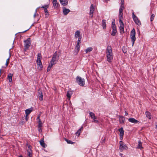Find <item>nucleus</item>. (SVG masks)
Here are the masks:
<instances>
[{
	"instance_id": "8",
	"label": "nucleus",
	"mask_w": 157,
	"mask_h": 157,
	"mask_svg": "<svg viewBox=\"0 0 157 157\" xmlns=\"http://www.w3.org/2000/svg\"><path fill=\"white\" fill-rule=\"evenodd\" d=\"M94 11V6L91 4L90 8V17L92 18L93 17V14Z\"/></svg>"
},
{
	"instance_id": "17",
	"label": "nucleus",
	"mask_w": 157,
	"mask_h": 157,
	"mask_svg": "<svg viewBox=\"0 0 157 157\" xmlns=\"http://www.w3.org/2000/svg\"><path fill=\"white\" fill-rule=\"evenodd\" d=\"M80 48V45H76L75 48V52L76 53V55L79 51Z\"/></svg>"
},
{
	"instance_id": "52",
	"label": "nucleus",
	"mask_w": 157,
	"mask_h": 157,
	"mask_svg": "<svg viewBox=\"0 0 157 157\" xmlns=\"http://www.w3.org/2000/svg\"><path fill=\"white\" fill-rule=\"evenodd\" d=\"M32 25H32L31 26V27H30V28L29 29H27V30H26L25 31H24V32H22L21 33H24V32H26V31H27V30H29V29H30V28L31 27V26H32Z\"/></svg>"
},
{
	"instance_id": "13",
	"label": "nucleus",
	"mask_w": 157,
	"mask_h": 157,
	"mask_svg": "<svg viewBox=\"0 0 157 157\" xmlns=\"http://www.w3.org/2000/svg\"><path fill=\"white\" fill-rule=\"evenodd\" d=\"M29 149L27 150V157H32V151L30 146L29 147Z\"/></svg>"
},
{
	"instance_id": "10",
	"label": "nucleus",
	"mask_w": 157,
	"mask_h": 157,
	"mask_svg": "<svg viewBox=\"0 0 157 157\" xmlns=\"http://www.w3.org/2000/svg\"><path fill=\"white\" fill-rule=\"evenodd\" d=\"M128 121L129 122L135 124H139L140 123V122L139 121L136 120L133 118H129Z\"/></svg>"
},
{
	"instance_id": "31",
	"label": "nucleus",
	"mask_w": 157,
	"mask_h": 157,
	"mask_svg": "<svg viewBox=\"0 0 157 157\" xmlns=\"http://www.w3.org/2000/svg\"><path fill=\"white\" fill-rule=\"evenodd\" d=\"M93 49V48L92 47L88 48L85 50V52H86V53H87L92 51Z\"/></svg>"
},
{
	"instance_id": "43",
	"label": "nucleus",
	"mask_w": 157,
	"mask_h": 157,
	"mask_svg": "<svg viewBox=\"0 0 157 157\" xmlns=\"http://www.w3.org/2000/svg\"><path fill=\"white\" fill-rule=\"evenodd\" d=\"M80 44H81V41L79 40H78L77 41V45H80Z\"/></svg>"
},
{
	"instance_id": "48",
	"label": "nucleus",
	"mask_w": 157,
	"mask_h": 157,
	"mask_svg": "<svg viewBox=\"0 0 157 157\" xmlns=\"http://www.w3.org/2000/svg\"><path fill=\"white\" fill-rule=\"evenodd\" d=\"M119 15L120 16V17H121V18L122 17V15H123V13L122 12H119Z\"/></svg>"
},
{
	"instance_id": "35",
	"label": "nucleus",
	"mask_w": 157,
	"mask_h": 157,
	"mask_svg": "<svg viewBox=\"0 0 157 157\" xmlns=\"http://www.w3.org/2000/svg\"><path fill=\"white\" fill-rule=\"evenodd\" d=\"M65 141L67 142V143L69 144H73L74 143V142L72 141L71 140H68L66 139H65Z\"/></svg>"
},
{
	"instance_id": "41",
	"label": "nucleus",
	"mask_w": 157,
	"mask_h": 157,
	"mask_svg": "<svg viewBox=\"0 0 157 157\" xmlns=\"http://www.w3.org/2000/svg\"><path fill=\"white\" fill-rule=\"evenodd\" d=\"M96 118L93 119L94 120L93 121L96 123H98L99 122V121L98 120H96Z\"/></svg>"
},
{
	"instance_id": "39",
	"label": "nucleus",
	"mask_w": 157,
	"mask_h": 157,
	"mask_svg": "<svg viewBox=\"0 0 157 157\" xmlns=\"http://www.w3.org/2000/svg\"><path fill=\"white\" fill-rule=\"evenodd\" d=\"M37 10L36 9V10H35V13L33 15V17H34V18H35L36 17V16H38V14H36L37 13Z\"/></svg>"
},
{
	"instance_id": "62",
	"label": "nucleus",
	"mask_w": 157,
	"mask_h": 157,
	"mask_svg": "<svg viewBox=\"0 0 157 157\" xmlns=\"http://www.w3.org/2000/svg\"><path fill=\"white\" fill-rule=\"evenodd\" d=\"M122 155V154H121H121H120V155Z\"/></svg>"
},
{
	"instance_id": "25",
	"label": "nucleus",
	"mask_w": 157,
	"mask_h": 157,
	"mask_svg": "<svg viewBox=\"0 0 157 157\" xmlns=\"http://www.w3.org/2000/svg\"><path fill=\"white\" fill-rule=\"evenodd\" d=\"M80 32L79 30L76 31L75 33V38L81 36L80 34Z\"/></svg>"
},
{
	"instance_id": "53",
	"label": "nucleus",
	"mask_w": 157,
	"mask_h": 157,
	"mask_svg": "<svg viewBox=\"0 0 157 157\" xmlns=\"http://www.w3.org/2000/svg\"><path fill=\"white\" fill-rule=\"evenodd\" d=\"M121 0V3H124V0Z\"/></svg>"
},
{
	"instance_id": "54",
	"label": "nucleus",
	"mask_w": 157,
	"mask_h": 157,
	"mask_svg": "<svg viewBox=\"0 0 157 157\" xmlns=\"http://www.w3.org/2000/svg\"><path fill=\"white\" fill-rule=\"evenodd\" d=\"M9 63V62H6V67L8 65Z\"/></svg>"
},
{
	"instance_id": "26",
	"label": "nucleus",
	"mask_w": 157,
	"mask_h": 157,
	"mask_svg": "<svg viewBox=\"0 0 157 157\" xmlns=\"http://www.w3.org/2000/svg\"><path fill=\"white\" fill-rule=\"evenodd\" d=\"M40 143L41 146L45 148L47 146V145L44 143L43 139L40 140Z\"/></svg>"
},
{
	"instance_id": "22",
	"label": "nucleus",
	"mask_w": 157,
	"mask_h": 157,
	"mask_svg": "<svg viewBox=\"0 0 157 157\" xmlns=\"http://www.w3.org/2000/svg\"><path fill=\"white\" fill-rule=\"evenodd\" d=\"M32 111V108H31L30 109H28L25 110V115L26 116H28Z\"/></svg>"
},
{
	"instance_id": "24",
	"label": "nucleus",
	"mask_w": 157,
	"mask_h": 157,
	"mask_svg": "<svg viewBox=\"0 0 157 157\" xmlns=\"http://www.w3.org/2000/svg\"><path fill=\"white\" fill-rule=\"evenodd\" d=\"M13 76V74L11 73H9L7 76V78L9 80V81L10 82H12V78Z\"/></svg>"
},
{
	"instance_id": "28",
	"label": "nucleus",
	"mask_w": 157,
	"mask_h": 157,
	"mask_svg": "<svg viewBox=\"0 0 157 157\" xmlns=\"http://www.w3.org/2000/svg\"><path fill=\"white\" fill-rule=\"evenodd\" d=\"M102 26L103 27V28L105 29L106 28V21L105 20H102Z\"/></svg>"
},
{
	"instance_id": "15",
	"label": "nucleus",
	"mask_w": 157,
	"mask_h": 157,
	"mask_svg": "<svg viewBox=\"0 0 157 157\" xmlns=\"http://www.w3.org/2000/svg\"><path fill=\"white\" fill-rule=\"evenodd\" d=\"M72 94L73 92L71 90H69L67 91V97L68 100L70 99Z\"/></svg>"
},
{
	"instance_id": "50",
	"label": "nucleus",
	"mask_w": 157,
	"mask_h": 157,
	"mask_svg": "<svg viewBox=\"0 0 157 157\" xmlns=\"http://www.w3.org/2000/svg\"><path fill=\"white\" fill-rule=\"evenodd\" d=\"M28 116H26V115H25V120L26 121H27L28 120V119H29V117H28Z\"/></svg>"
},
{
	"instance_id": "40",
	"label": "nucleus",
	"mask_w": 157,
	"mask_h": 157,
	"mask_svg": "<svg viewBox=\"0 0 157 157\" xmlns=\"http://www.w3.org/2000/svg\"><path fill=\"white\" fill-rule=\"evenodd\" d=\"M45 17H48L49 14L48 11L45 13Z\"/></svg>"
},
{
	"instance_id": "3",
	"label": "nucleus",
	"mask_w": 157,
	"mask_h": 157,
	"mask_svg": "<svg viewBox=\"0 0 157 157\" xmlns=\"http://www.w3.org/2000/svg\"><path fill=\"white\" fill-rule=\"evenodd\" d=\"M59 59V56L57 54V52H56L53 55V56L50 62L51 63L56 64L58 60Z\"/></svg>"
},
{
	"instance_id": "49",
	"label": "nucleus",
	"mask_w": 157,
	"mask_h": 157,
	"mask_svg": "<svg viewBox=\"0 0 157 157\" xmlns=\"http://www.w3.org/2000/svg\"><path fill=\"white\" fill-rule=\"evenodd\" d=\"M40 115H38L36 118V120H38V121H39V120H40Z\"/></svg>"
},
{
	"instance_id": "47",
	"label": "nucleus",
	"mask_w": 157,
	"mask_h": 157,
	"mask_svg": "<svg viewBox=\"0 0 157 157\" xmlns=\"http://www.w3.org/2000/svg\"><path fill=\"white\" fill-rule=\"evenodd\" d=\"M38 131L40 132H42V129L41 128V127H38Z\"/></svg>"
},
{
	"instance_id": "2",
	"label": "nucleus",
	"mask_w": 157,
	"mask_h": 157,
	"mask_svg": "<svg viewBox=\"0 0 157 157\" xmlns=\"http://www.w3.org/2000/svg\"><path fill=\"white\" fill-rule=\"evenodd\" d=\"M76 82L81 86H83L85 85V79L79 76H77L76 78Z\"/></svg>"
},
{
	"instance_id": "34",
	"label": "nucleus",
	"mask_w": 157,
	"mask_h": 157,
	"mask_svg": "<svg viewBox=\"0 0 157 157\" xmlns=\"http://www.w3.org/2000/svg\"><path fill=\"white\" fill-rule=\"evenodd\" d=\"M40 95L39 96V99L40 101H42L43 100V95L41 91L39 92Z\"/></svg>"
},
{
	"instance_id": "1",
	"label": "nucleus",
	"mask_w": 157,
	"mask_h": 157,
	"mask_svg": "<svg viewBox=\"0 0 157 157\" xmlns=\"http://www.w3.org/2000/svg\"><path fill=\"white\" fill-rule=\"evenodd\" d=\"M107 61L109 63L112 62L113 59V53L111 46L108 45L106 49Z\"/></svg>"
},
{
	"instance_id": "12",
	"label": "nucleus",
	"mask_w": 157,
	"mask_h": 157,
	"mask_svg": "<svg viewBox=\"0 0 157 157\" xmlns=\"http://www.w3.org/2000/svg\"><path fill=\"white\" fill-rule=\"evenodd\" d=\"M41 56L40 53H38L37 54V59L36 61L37 64L41 63Z\"/></svg>"
},
{
	"instance_id": "11",
	"label": "nucleus",
	"mask_w": 157,
	"mask_h": 157,
	"mask_svg": "<svg viewBox=\"0 0 157 157\" xmlns=\"http://www.w3.org/2000/svg\"><path fill=\"white\" fill-rule=\"evenodd\" d=\"M119 131L120 132V139L121 140L123 139L124 134V131L122 128H121L119 129Z\"/></svg>"
},
{
	"instance_id": "29",
	"label": "nucleus",
	"mask_w": 157,
	"mask_h": 157,
	"mask_svg": "<svg viewBox=\"0 0 157 157\" xmlns=\"http://www.w3.org/2000/svg\"><path fill=\"white\" fill-rule=\"evenodd\" d=\"M89 113L90 116L91 117V118H96V117L94 114L93 113L91 112H90Z\"/></svg>"
},
{
	"instance_id": "23",
	"label": "nucleus",
	"mask_w": 157,
	"mask_h": 157,
	"mask_svg": "<svg viewBox=\"0 0 157 157\" xmlns=\"http://www.w3.org/2000/svg\"><path fill=\"white\" fill-rule=\"evenodd\" d=\"M83 127L82 126L76 132L75 134L77 136H79L80 135L81 131L83 130Z\"/></svg>"
},
{
	"instance_id": "51",
	"label": "nucleus",
	"mask_w": 157,
	"mask_h": 157,
	"mask_svg": "<svg viewBox=\"0 0 157 157\" xmlns=\"http://www.w3.org/2000/svg\"><path fill=\"white\" fill-rule=\"evenodd\" d=\"M78 40H79L80 41H81V40H82V36H79V37H78Z\"/></svg>"
},
{
	"instance_id": "55",
	"label": "nucleus",
	"mask_w": 157,
	"mask_h": 157,
	"mask_svg": "<svg viewBox=\"0 0 157 157\" xmlns=\"http://www.w3.org/2000/svg\"><path fill=\"white\" fill-rule=\"evenodd\" d=\"M112 30H117V28H116V27H115L114 28H112Z\"/></svg>"
},
{
	"instance_id": "21",
	"label": "nucleus",
	"mask_w": 157,
	"mask_h": 157,
	"mask_svg": "<svg viewBox=\"0 0 157 157\" xmlns=\"http://www.w3.org/2000/svg\"><path fill=\"white\" fill-rule=\"evenodd\" d=\"M130 38L132 43V46H133L136 39V36H130Z\"/></svg>"
},
{
	"instance_id": "16",
	"label": "nucleus",
	"mask_w": 157,
	"mask_h": 157,
	"mask_svg": "<svg viewBox=\"0 0 157 157\" xmlns=\"http://www.w3.org/2000/svg\"><path fill=\"white\" fill-rule=\"evenodd\" d=\"M119 120L120 123H124L125 121V119L123 116H120L119 117Z\"/></svg>"
},
{
	"instance_id": "60",
	"label": "nucleus",
	"mask_w": 157,
	"mask_h": 157,
	"mask_svg": "<svg viewBox=\"0 0 157 157\" xmlns=\"http://www.w3.org/2000/svg\"><path fill=\"white\" fill-rule=\"evenodd\" d=\"M24 123L23 121L22 122V124H24Z\"/></svg>"
},
{
	"instance_id": "19",
	"label": "nucleus",
	"mask_w": 157,
	"mask_h": 157,
	"mask_svg": "<svg viewBox=\"0 0 157 157\" xmlns=\"http://www.w3.org/2000/svg\"><path fill=\"white\" fill-rule=\"evenodd\" d=\"M54 64H54V63H52L50 62V63H49V65L47 67V72H48L50 70L51 68L53 66Z\"/></svg>"
},
{
	"instance_id": "45",
	"label": "nucleus",
	"mask_w": 157,
	"mask_h": 157,
	"mask_svg": "<svg viewBox=\"0 0 157 157\" xmlns=\"http://www.w3.org/2000/svg\"><path fill=\"white\" fill-rule=\"evenodd\" d=\"M116 27V26L115 25V23H114V24L112 25V29L113 28H114L115 27Z\"/></svg>"
},
{
	"instance_id": "57",
	"label": "nucleus",
	"mask_w": 157,
	"mask_h": 157,
	"mask_svg": "<svg viewBox=\"0 0 157 157\" xmlns=\"http://www.w3.org/2000/svg\"><path fill=\"white\" fill-rule=\"evenodd\" d=\"M105 140L104 139L102 140V143H105Z\"/></svg>"
},
{
	"instance_id": "46",
	"label": "nucleus",
	"mask_w": 157,
	"mask_h": 157,
	"mask_svg": "<svg viewBox=\"0 0 157 157\" xmlns=\"http://www.w3.org/2000/svg\"><path fill=\"white\" fill-rule=\"evenodd\" d=\"M10 56H11L10 53V56H9V58L7 59V60H6V62H8L9 63V60H10Z\"/></svg>"
},
{
	"instance_id": "38",
	"label": "nucleus",
	"mask_w": 157,
	"mask_h": 157,
	"mask_svg": "<svg viewBox=\"0 0 157 157\" xmlns=\"http://www.w3.org/2000/svg\"><path fill=\"white\" fill-rule=\"evenodd\" d=\"M154 17H155V15L153 14H152L151 15V17H150V21H153Z\"/></svg>"
},
{
	"instance_id": "33",
	"label": "nucleus",
	"mask_w": 157,
	"mask_h": 157,
	"mask_svg": "<svg viewBox=\"0 0 157 157\" xmlns=\"http://www.w3.org/2000/svg\"><path fill=\"white\" fill-rule=\"evenodd\" d=\"M48 7V5H44V6H42L41 7V8H44V10L45 13L48 12V11L47 10V8Z\"/></svg>"
},
{
	"instance_id": "18",
	"label": "nucleus",
	"mask_w": 157,
	"mask_h": 157,
	"mask_svg": "<svg viewBox=\"0 0 157 157\" xmlns=\"http://www.w3.org/2000/svg\"><path fill=\"white\" fill-rule=\"evenodd\" d=\"M60 3L63 6H66L68 4L67 0H59Z\"/></svg>"
},
{
	"instance_id": "36",
	"label": "nucleus",
	"mask_w": 157,
	"mask_h": 157,
	"mask_svg": "<svg viewBox=\"0 0 157 157\" xmlns=\"http://www.w3.org/2000/svg\"><path fill=\"white\" fill-rule=\"evenodd\" d=\"M38 127H41L42 126V123L41 121V120H39V121H38Z\"/></svg>"
},
{
	"instance_id": "32",
	"label": "nucleus",
	"mask_w": 157,
	"mask_h": 157,
	"mask_svg": "<svg viewBox=\"0 0 157 157\" xmlns=\"http://www.w3.org/2000/svg\"><path fill=\"white\" fill-rule=\"evenodd\" d=\"M136 36V31L134 29L131 30L130 33V36Z\"/></svg>"
},
{
	"instance_id": "27",
	"label": "nucleus",
	"mask_w": 157,
	"mask_h": 157,
	"mask_svg": "<svg viewBox=\"0 0 157 157\" xmlns=\"http://www.w3.org/2000/svg\"><path fill=\"white\" fill-rule=\"evenodd\" d=\"M37 68L39 70H41L43 67V66L42 65V63H37Z\"/></svg>"
},
{
	"instance_id": "56",
	"label": "nucleus",
	"mask_w": 157,
	"mask_h": 157,
	"mask_svg": "<svg viewBox=\"0 0 157 157\" xmlns=\"http://www.w3.org/2000/svg\"><path fill=\"white\" fill-rule=\"evenodd\" d=\"M128 115V113H127V112L125 111V116H127V115Z\"/></svg>"
},
{
	"instance_id": "59",
	"label": "nucleus",
	"mask_w": 157,
	"mask_h": 157,
	"mask_svg": "<svg viewBox=\"0 0 157 157\" xmlns=\"http://www.w3.org/2000/svg\"><path fill=\"white\" fill-rule=\"evenodd\" d=\"M114 23H115V22H113V21L112 22V25H113V24H114Z\"/></svg>"
},
{
	"instance_id": "44",
	"label": "nucleus",
	"mask_w": 157,
	"mask_h": 157,
	"mask_svg": "<svg viewBox=\"0 0 157 157\" xmlns=\"http://www.w3.org/2000/svg\"><path fill=\"white\" fill-rule=\"evenodd\" d=\"M123 10H124V9L120 8L119 9V12H120V13L122 12Z\"/></svg>"
},
{
	"instance_id": "37",
	"label": "nucleus",
	"mask_w": 157,
	"mask_h": 157,
	"mask_svg": "<svg viewBox=\"0 0 157 157\" xmlns=\"http://www.w3.org/2000/svg\"><path fill=\"white\" fill-rule=\"evenodd\" d=\"M117 32V30H112V33H111V35L113 36H115Z\"/></svg>"
},
{
	"instance_id": "7",
	"label": "nucleus",
	"mask_w": 157,
	"mask_h": 157,
	"mask_svg": "<svg viewBox=\"0 0 157 157\" xmlns=\"http://www.w3.org/2000/svg\"><path fill=\"white\" fill-rule=\"evenodd\" d=\"M120 24V31L121 34H123L124 33V25L122 21L121 18H120L119 20Z\"/></svg>"
},
{
	"instance_id": "5",
	"label": "nucleus",
	"mask_w": 157,
	"mask_h": 157,
	"mask_svg": "<svg viewBox=\"0 0 157 157\" xmlns=\"http://www.w3.org/2000/svg\"><path fill=\"white\" fill-rule=\"evenodd\" d=\"M119 144H120L119 149L120 151H122L128 149L127 146L122 141H120L119 142Z\"/></svg>"
},
{
	"instance_id": "9",
	"label": "nucleus",
	"mask_w": 157,
	"mask_h": 157,
	"mask_svg": "<svg viewBox=\"0 0 157 157\" xmlns=\"http://www.w3.org/2000/svg\"><path fill=\"white\" fill-rule=\"evenodd\" d=\"M54 8L56 9H58L59 6V4L57 2V0H53L52 2Z\"/></svg>"
},
{
	"instance_id": "58",
	"label": "nucleus",
	"mask_w": 157,
	"mask_h": 157,
	"mask_svg": "<svg viewBox=\"0 0 157 157\" xmlns=\"http://www.w3.org/2000/svg\"><path fill=\"white\" fill-rule=\"evenodd\" d=\"M2 70L1 69H0V76L1 75V73Z\"/></svg>"
},
{
	"instance_id": "14",
	"label": "nucleus",
	"mask_w": 157,
	"mask_h": 157,
	"mask_svg": "<svg viewBox=\"0 0 157 157\" xmlns=\"http://www.w3.org/2000/svg\"><path fill=\"white\" fill-rule=\"evenodd\" d=\"M63 13L65 15H67L70 12V10L69 9H67L64 7H63Z\"/></svg>"
},
{
	"instance_id": "42",
	"label": "nucleus",
	"mask_w": 157,
	"mask_h": 157,
	"mask_svg": "<svg viewBox=\"0 0 157 157\" xmlns=\"http://www.w3.org/2000/svg\"><path fill=\"white\" fill-rule=\"evenodd\" d=\"M120 8L124 9V3H121Z\"/></svg>"
},
{
	"instance_id": "61",
	"label": "nucleus",
	"mask_w": 157,
	"mask_h": 157,
	"mask_svg": "<svg viewBox=\"0 0 157 157\" xmlns=\"http://www.w3.org/2000/svg\"><path fill=\"white\" fill-rule=\"evenodd\" d=\"M19 157H22V156L21 155H20L19 156Z\"/></svg>"
},
{
	"instance_id": "6",
	"label": "nucleus",
	"mask_w": 157,
	"mask_h": 157,
	"mask_svg": "<svg viewBox=\"0 0 157 157\" xmlns=\"http://www.w3.org/2000/svg\"><path fill=\"white\" fill-rule=\"evenodd\" d=\"M132 17L135 23L138 26H140L141 25V22L139 19L134 14V13H132Z\"/></svg>"
},
{
	"instance_id": "20",
	"label": "nucleus",
	"mask_w": 157,
	"mask_h": 157,
	"mask_svg": "<svg viewBox=\"0 0 157 157\" xmlns=\"http://www.w3.org/2000/svg\"><path fill=\"white\" fill-rule=\"evenodd\" d=\"M136 148L141 149L143 148V147L142 146V143L140 140L138 142V144Z\"/></svg>"
},
{
	"instance_id": "30",
	"label": "nucleus",
	"mask_w": 157,
	"mask_h": 157,
	"mask_svg": "<svg viewBox=\"0 0 157 157\" xmlns=\"http://www.w3.org/2000/svg\"><path fill=\"white\" fill-rule=\"evenodd\" d=\"M145 114L146 116V117L147 118L149 119H151V113L149 112L148 111H146L145 112Z\"/></svg>"
},
{
	"instance_id": "4",
	"label": "nucleus",
	"mask_w": 157,
	"mask_h": 157,
	"mask_svg": "<svg viewBox=\"0 0 157 157\" xmlns=\"http://www.w3.org/2000/svg\"><path fill=\"white\" fill-rule=\"evenodd\" d=\"M24 47L25 49H28L30 47L31 44V40L30 38H28L27 40H24Z\"/></svg>"
}]
</instances>
